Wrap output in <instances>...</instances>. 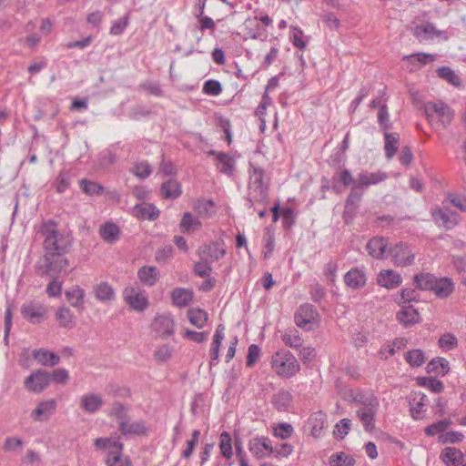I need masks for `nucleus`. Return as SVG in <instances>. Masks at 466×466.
I'll use <instances>...</instances> for the list:
<instances>
[{
    "mask_svg": "<svg viewBox=\"0 0 466 466\" xmlns=\"http://www.w3.org/2000/svg\"><path fill=\"white\" fill-rule=\"evenodd\" d=\"M159 215L160 210L153 203L144 201L142 203L136 204L133 208V216L141 221H155L158 218Z\"/></svg>",
    "mask_w": 466,
    "mask_h": 466,
    "instance_id": "17",
    "label": "nucleus"
},
{
    "mask_svg": "<svg viewBox=\"0 0 466 466\" xmlns=\"http://www.w3.org/2000/svg\"><path fill=\"white\" fill-rule=\"evenodd\" d=\"M79 187L89 197L101 196L105 191V187L100 183L87 178L79 180Z\"/></svg>",
    "mask_w": 466,
    "mask_h": 466,
    "instance_id": "47",
    "label": "nucleus"
},
{
    "mask_svg": "<svg viewBox=\"0 0 466 466\" xmlns=\"http://www.w3.org/2000/svg\"><path fill=\"white\" fill-rule=\"evenodd\" d=\"M431 215L438 227L444 228L447 230L454 228L459 223V214L448 207L432 208Z\"/></svg>",
    "mask_w": 466,
    "mask_h": 466,
    "instance_id": "11",
    "label": "nucleus"
},
{
    "mask_svg": "<svg viewBox=\"0 0 466 466\" xmlns=\"http://www.w3.org/2000/svg\"><path fill=\"white\" fill-rule=\"evenodd\" d=\"M347 159V156L344 152L337 149L336 147L332 150L331 154L329 156L327 159V164L329 167L339 170Z\"/></svg>",
    "mask_w": 466,
    "mask_h": 466,
    "instance_id": "63",
    "label": "nucleus"
},
{
    "mask_svg": "<svg viewBox=\"0 0 466 466\" xmlns=\"http://www.w3.org/2000/svg\"><path fill=\"white\" fill-rule=\"evenodd\" d=\"M71 174L66 169L59 171L54 181V185L57 193L62 194L70 187Z\"/></svg>",
    "mask_w": 466,
    "mask_h": 466,
    "instance_id": "57",
    "label": "nucleus"
},
{
    "mask_svg": "<svg viewBox=\"0 0 466 466\" xmlns=\"http://www.w3.org/2000/svg\"><path fill=\"white\" fill-rule=\"evenodd\" d=\"M440 458L447 466H458L463 462L464 454L455 447H446L441 451Z\"/></svg>",
    "mask_w": 466,
    "mask_h": 466,
    "instance_id": "30",
    "label": "nucleus"
},
{
    "mask_svg": "<svg viewBox=\"0 0 466 466\" xmlns=\"http://www.w3.org/2000/svg\"><path fill=\"white\" fill-rule=\"evenodd\" d=\"M389 255L397 267H409L415 262V254L412 252L410 245L400 241L389 247Z\"/></svg>",
    "mask_w": 466,
    "mask_h": 466,
    "instance_id": "8",
    "label": "nucleus"
},
{
    "mask_svg": "<svg viewBox=\"0 0 466 466\" xmlns=\"http://www.w3.org/2000/svg\"><path fill=\"white\" fill-rule=\"evenodd\" d=\"M216 162L217 168L219 170V172L228 177L233 175L236 160L231 155L226 152H224V154H219L218 159Z\"/></svg>",
    "mask_w": 466,
    "mask_h": 466,
    "instance_id": "42",
    "label": "nucleus"
},
{
    "mask_svg": "<svg viewBox=\"0 0 466 466\" xmlns=\"http://www.w3.org/2000/svg\"><path fill=\"white\" fill-rule=\"evenodd\" d=\"M160 195L164 199H177L182 195L180 182L174 178H168L160 187Z\"/></svg>",
    "mask_w": 466,
    "mask_h": 466,
    "instance_id": "25",
    "label": "nucleus"
},
{
    "mask_svg": "<svg viewBox=\"0 0 466 466\" xmlns=\"http://www.w3.org/2000/svg\"><path fill=\"white\" fill-rule=\"evenodd\" d=\"M293 402L292 394L286 390H279L272 396L273 407L280 412L288 411Z\"/></svg>",
    "mask_w": 466,
    "mask_h": 466,
    "instance_id": "28",
    "label": "nucleus"
},
{
    "mask_svg": "<svg viewBox=\"0 0 466 466\" xmlns=\"http://www.w3.org/2000/svg\"><path fill=\"white\" fill-rule=\"evenodd\" d=\"M96 299L100 302L112 301L116 299L115 289L107 281H101L94 287Z\"/></svg>",
    "mask_w": 466,
    "mask_h": 466,
    "instance_id": "32",
    "label": "nucleus"
},
{
    "mask_svg": "<svg viewBox=\"0 0 466 466\" xmlns=\"http://www.w3.org/2000/svg\"><path fill=\"white\" fill-rule=\"evenodd\" d=\"M415 397L410 400V411L411 417L418 420L421 419L420 413L424 411V406L429 402L428 396L423 392L414 393Z\"/></svg>",
    "mask_w": 466,
    "mask_h": 466,
    "instance_id": "36",
    "label": "nucleus"
},
{
    "mask_svg": "<svg viewBox=\"0 0 466 466\" xmlns=\"http://www.w3.org/2000/svg\"><path fill=\"white\" fill-rule=\"evenodd\" d=\"M126 303L137 311H144L148 308L149 302L145 290L139 287L127 286L123 291Z\"/></svg>",
    "mask_w": 466,
    "mask_h": 466,
    "instance_id": "10",
    "label": "nucleus"
},
{
    "mask_svg": "<svg viewBox=\"0 0 466 466\" xmlns=\"http://www.w3.org/2000/svg\"><path fill=\"white\" fill-rule=\"evenodd\" d=\"M120 436L114 439L112 436L107 438H97L95 440V446L103 451H123L124 443L119 441Z\"/></svg>",
    "mask_w": 466,
    "mask_h": 466,
    "instance_id": "43",
    "label": "nucleus"
},
{
    "mask_svg": "<svg viewBox=\"0 0 466 466\" xmlns=\"http://www.w3.org/2000/svg\"><path fill=\"white\" fill-rule=\"evenodd\" d=\"M128 410V407L122 402L114 401L109 415L115 417L118 423H121L122 421L126 422L129 418Z\"/></svg>",
    "mask_w": 466,
    "mask_h": 466,
    "instance_id": "58",
    "label": "nucleus"
},
{
    "mask_svg": "<svg viewBox=\"0 0 466 466\" xmlns=\"http://www.w3.org/2000/svg\"><path fill=\"white\" fill-rule=\"evenodd\" d=\"M154 329L162 336L169 337L175 333L174 318L168 315H157L154 320Z\"/></svg>",
    "mask_w": 466,
    "mask_h": 466,
    "instance_id": "22",
    "label": "nucleus"
},
{
    "mask_svg": "<svg viewBox=\"0 0 466 466\" xmlns=\"http://www.w3.org/2000/svg\"><path fill=\"white\" fill-rule=\"evenodd\" d=\"M187 318L193 326L198 329H202L208 320V314L203 309L194 308L187 310Z\"/></svg>",
    "mask_w": 466,
    "mask_h": 466,
    "instance_id": "45",
    "label": "nucleus"
},
{
    "mask_svg": "<svg viewBox=\"0 0 466 466\" xmlns=\"http://www.w3.org/2000/svg\"><path fill=\"white\" fill-rule=\"evenodd\" d=\"M282 340L285 343V345L290 348L299 349L302 345V339L297 329L286 331L282 335Z\"/></svg>",
    "mask_w": 466,
    "mask_h": 466,
    "instance_id": "64",
    "label": "nucleus"
},
{
    "mask_svg": "<svg viewBox=\"0 0 466 466\" xmlns=\"http://www.w3.org/2000/svg\"><path fill=\"white\" fill-rule=\"evenodd\" d=\"M118 431L126 439H129L133 436H146L148 429L146 422L143 420L130 421L129 418L127 420L118 423Z\"/></svg>",
    "mask_w": 466,
    "mask_h": 466,
    "instance_id": "16",
    "label": "nucleus"
},
{
    "mask_svg": "<svg viewBox=\"0 0 466 466\" xmlns=\"http://www.w3.org/2000/svg\"><path fill=\"white\" fill-rule=\"evenodd\" d=\"M404 360L410 368H419L426 361L425 352L420 349H412L405 352Z\"/></svg>",
    "mask_w": 466,
    "mask_h": 466,
    "instance_id": "49",
    "label": "nucleus"
},
{
    "mask_svg": "<svg viewBox=\"0 0 466 466\" xmlns=\"http://www.w3.org/2000/svg\"><path fill=\"white\" fill-rule=\"evenodd\" d=\"M379 409H359L356 411L357 417L361 421L366 431H371L375 428V418Z\"/></svg>",
    "mask_w": 466,
    "mask_h": 466,
    "instance_id": "37",
    "label": "nucleus"
},
{
    "mask_svg": "<svg viewBox=\"0 0 466 466\" xmlns=\"http://www.w3.org/2000/svg\"><path fill=\"white\" fill-rule=\"evenodd\" d=\"M32 356L39 364L45 367H55L60 363V356L46 349L34 350Z\"/></svg>",
    "mask_w": 466,
    "mask_h": 466,
    "instance_id": "24",
    "label": "nucleus"
},
{
    "mask_svg": "<svg viewBox=\"0 0 466 466\" xmlns=\"http://www.w3.org/2000/svg\"><path fill=\"white\" fill-rule=\"evenodd\" d=\"M451 424V420L450 419L441 420H439L437 422L428 425L424 429V432H425L426 436H428V437H433L438 432L442 434Z\"/></svg>",
    "mask_w": 466,
    "mask_h": 466,
    "instance_id": "60",
    "label": "nucleus"
},
{
    "mask_svg": "<svg viewBox=\"0 0 466 466\" xmlns=\"http://www.w3.org/2000/svg\"><path fill=\"white\" fill-rule=\"evenodd\" d=\"M377 283L387 289H393L402 283V277L393 269H381L377 275Z\"/></svg>",
    "mask_w": 466,
    "mask_h": 466,
    "instance_id": "18",
    "label": "nucleus"
},
{
    "mask_svg": "<svg viewBox=\"0 0 466 466\" xmlns=\"http://www.w3.org/2000/svg\"><path fill=\"white\" fill-rule=\"evenodd\" d=\"M106 466H133L128 456H123V451H109L104 460Z\"/></svg>",
    "mask_w": 466,
    "mask_h": 466,
    "instance_id": "41",
    "label": "nucleus"
},
{
    "mask_svg": "<svg viewBox=\"0 0 466 466\" xmlns=\"http://www.w3.org/2000/svg\"><path fill=\"white\" fill-rule=\"evenodd\" d=\"M159 276V271L155 266H143L137 271V278L147 287H153Z\"/></svg>",
    "mask_w": 466,
    "mask_h": 466,
    "instance_id": "34",
    "label": "nucleus"
},
{
    "mask_svg": "<svg viewBox=\"0 0 466 466\" xmlns=\"http://www.w3.org/2000/svg\"><path fill=\"white\" fill-rule=\"evenodd\" d=\"M294 322L305 331L314 330L319 323L318 309L310 303L301 304L294 314Z\"/></svg>",
    "mask_w": 466,
    "mask_h": 466,
    "instance_id": "5",
    "label": "nucleus"
},
{
    "mask_svg": "<svg viewBox=\"0 0 466 466\" xmlns=\"http://www.w3.org/2000/svg\"><path fill=\"white\" fill-rule=\"evenodd\" d=\"M388 178V174L384 171H377L369 173L363 171L358 175L357 183L360 185L364 189L371 185H377Z\"/></svg>",
    "mask_w": 466,
    "mask_h": 466,
    "instance_id": "27",
    "label": "nucleus"
},
{
    "mask_svg": "<svg viewBox=\"0 0 466 466\" xmlns=\"http://www.w3.org/2000/svg\"><path fill=\"white\" fill-rule=\"evenodd\" d=\"M437 76L446 80L449 84L452 85L453 86H461V81L460 76L450 67V66H441L437 69Z\"/></svg>",
    "mask_w": 466,
    "mask_h": 466,
    "instance_id": "56",
    "label": "nucleus"
},
{
    "mask_svg": "<svg viewBox=\"0 0 466 466\" xmlns=\"http://www.w3.org/2000/svg\"><path fill=\"white\" fill-rule=\"evenodd\" d=\"M202 222L198 217L194 216L191 212L186 211L181 218L179 223V230L183 234H188L191 231L200 230Z\"/></svg>",
    "mask_w": 466,
    "mask_h": 466,
    "instance_id": "29",
    "label": "nucleus"
},
{
    "mask_svg": "<svg viewBox=\"0 0 466 466\" xmlns=\"http://www.w3.org/2000/svg\"><path fill=\"white\" fill-rule=\"evenodd\" d=\"M354 403L363 406L362 409L380 408L379 399L372 391L365 392L361 390H357V398H354Z\"/></svg>",
    "mask_w": 466,
    "mask_h": 466,
    "instance_id": "38",
    "label": "nucleus"
},
{
    "mask_svg": "<svg viewBox=\"0 0 466 466\" xmlns=\"http://www.w3.org/2000/svg\"><path fill=\"white\" fill-rule=\"evenodd\" d=\"M248 451L258 459H263L275 453L271 441L265 436H256L248 441Z\"/></svg>",
    "mask_w": 466,
    "mask_h": 466,
    "instance_id": "13",
    "label": "nucleus"
},
{
    "mask_svg": "<svg viewBox=\"0 0 466 466\" xmlns=\"http://www.w3.org/2000/svg\"><path fill=\"white\" fill-rule=\"evenodd\" d=\"M218 447L221 456L226 460H231L233 456V450L232 437L229 432L224 431L219 434Z\"/></svg>",
    "mask_w": 466,
    "mask_h": 466,
    "instance_id": "52",
    "label": "nucleus"
},
{
    "mask_svg": "<svg viewBox=\"0 0 466 466\" xmlns=\"http://www.w3.org/2000/svg\"><path fill=\"white\" fill-rule=\"evenodd\" d=\"M413 284L418 290L431 291L441 299L449 298L455 290V283L451 278L437 277L429 272L415 274Z\"/></svg>",
    "mask_w": 466,
    "mask_h": 466,
    "instance_id": "2",
    "label": "nucleus"
},
{
    "mask_svg": "<svg viewBox=\"0 0 466 466\" xmlns=\"http://www.w3.org/2000/svg\"><path fill=\"white\" fill-rule=\"evenodd\" d=\"M417 289L403 288L400 291V300L395 299L398 305H411L410 303H418L420 301V295L417 293Z\"/></svg>",
    "mask_w": 466,
    "mask_h": 466,
    "instance_id": "54",
    "label": "nucleus"
},
{
    "mask_svg": "<svg viewBox=\"0 0 466 466\" xmlns=\"http://www.w3.org/2000/svg\"><path fill=\"white\" fill-rule=\"evenodd\" d=\"M428 374L444 377L450 372V362L443 357L433 358L425 368Z\"/></svg>",
    "mask_w": 466,
    "mask_h": 466,
    "instance_id": "31",
    "label": "nucleus"
},
{
    "mask_svg": "<svg viewBox=\"0 0 466 466\" xmlns=\"http://www.w3.org/2000/svg\"><path fill=\"white\" fill-rule=\"evenodd\" d=\"M424 114L429 121L433 119L434 114L439 116V121L443 128H447L455 116V111L442 100L428 101L424 104Z\"/></svg>",
    "mask_w": 466,
    "mask_h": 466,
    "instance_id": "6",
    "label": "nucleus"
},
{
    "mask_svg": "<svg viewBox=\"0 0 466 466\" xmlns=\"http://www.w3.org/2000/svg\"><path fill=\"white\" fill-rule=\"evenodd\" d=\"M65 296L72 307L83 308L85 290L79 286H74L72 289H66Z\"/></svg>",
    "mask_w": 466,
    "mask_h": 466,
    "instance_id": "48",
    "label": "nucleus"
},
{
    "mask_svg": "<svg viewBox=\"0 0 466 466\" xmlns=\"http://www.w3.org/2000/svg\"><path fill=\"white\" fill-rule=\"evenodd\" d=\"M365 189L357 182L350 187L345 200L342 219L346 225H350L357 217Z\"/></svg>",
    "mask_w": 466,
    "mask_h": 466,
    "instance_id": "7",
    "label": "nucleus"
},
{
    "mask_svg": "<svg viewBox=\"0 0 466 466\" xmlns=\"http://www.w3.org/2000/svg\"><path fill=\"white\" fill-rule=\"evenodd\" d=\"M293 433L294 428L289 422H280L273 429V435L280 440H288Z\"/></svg>",
    "mask_w": 466,
    "mask_h": 466,
    "instance_id": "62",
    "label": "nucleus"
},
{
    "mask_svg": "<svg viewBox=\"0 0 466 466\" xmlns=\"http://www.w3.org/2000/svg\"><path fill=\"white\" fill-rule=\"evenodd\" d=\"M170 298L174 306L185 308L193 300L194 293L189 289L175 288L170 293Z\"/></svg>",
    "mask_w": 466,
    "mask_h": 466,
    "instance_id": "26",
    "label": "nucleus"
},
{
    "mask_svg": "<svg viewBox=\"0 0 466 466\" xmlns=\"http://www.w3.org/2000/svg\"><path fill=\"white\" fill-rule=\"evenodd\" d=\"M444 33V31L437 29L432 23L419 25L414 28V35L417 38L433 39L442 35Z\"/></svg>",
    "mask_w": 466,
    "mask_h": 466,
    "instance_id": "40",
    "label": "nucleus"
},
{
    "mask_svg": "<svg viewBox=\"0 0 466 466\" xmlns=\"http://www.w3.org/2000/svg\"><path fill=\"white\" fill-rule=\"evenodd\" d=\"M22 317L32 325L41 324L46 318V307L36 300H30L22 304L21 309Z\"/></svg>",
    "mask_w": 466,
    "mask_h": 466,
    "instance_id": "9",
    "label": "nucleus"
},
{
    "mask_svg": "<svg viewBox=\"0 0 466 466\" xmlns=\"http://www.w3.org/2000/svg\"><path fill=\"white\" fill-rule=\"evenodd\" d=\"M327 415L322 410H319L310 414L307 420L306 425L310 428V435L314 439H319L325 427Z\"/></svg>",
    "mask_w": 466,
    "mask_h": 466,
    "instance_id": "21",
    "label": "nucleus"
},
{
    "mask_svg": "<svg viewBox=\"0 0 466 466\" xmlns=\"http://www.w3.org/2000/svg\"><path fill=\"white\" fill-rule=\"evenodd\" d=\"M272 370L282 378L289 379L300 370L295 356L288 350H278L271 359Z\"/></svg>",
    "mask_w": 466,
    "mask_h": 466,
    "instance_id": "4",
    "label": "nucleus"
},
{
    "mask_svg": "<svg viewBox=\"0 0 466 466\" xmlns=\"http://www.w3.org/2000/svg\"><path fill=\"white\" fill-rule=\"evenodd\" d=\"M99 234L106 242L114 244L120 238V228L114 222H106L101 225Z\"/></svg>",
    "mask_w": 466,
    "mask_h": 466,
    "instance_id": "35",
    "label": "nucleus"
},
{
    "mask_svg": "<svg viewBox=\"0 0 466 466\" xmlns=\"http://www.w3.org/2000/svg\"><path fill=\"white\" fill-rule=\"evenodd\" d=\"M367 274L365 267H353L348 270L343 277L345 285L352 289L359 290L367 284Z\"/></svg>",
    "mask_w": 466,
    "mask_h": 466,
    "instance_id": "14",
    "label": "nucleus"
},
{
    "mask_svg": "<svg viewBox=\"0 0 466 466\" xmlns=\"http://www.w3.org/2000/svg\"><path fill=\"white\" fill-rule=\"evenodd\" d=\"M384 139L385 156L388 159H391L397 153L400 143V135L398 133H390L386 131L384 132Z\"/></svg>",
    "mask_w": 466,
    "mask_h": 466,
    "instance_id": "46",
    "label": "nucleus"
},
{
    "mask_svg": "<svg viewBox=\"0 0 466 466\" xmlns=\"http://www.w3.org/2000/svg\"><path fill=\"white\" fill-rule=\"evenodd\" d=\"M303 37L304 33L299 26H290L289 39L292 45L300 50H304L307 46V41Z\"/></svg>",
    "mask_w": 466,
    "mask_h": 466,
    "instance_id": "59",
    "label": "nucleus"
},
{
    "mask_svg": "<svg viewBox=\"0 0 466 466\" xmlns=\"http://www.w3.org/2000/svg\"><path fill=\"white\" fill-rule=\"evenodd\" d=\"M24 384L29 392L41 393L50 385L48 371L42 369L33 371Z\"/></svg>",
    "mask_w": 466,
    "mask_h": 466,
    "instance_id": "12",
    "label": "nucleus"
},
{
    "mask_svg": "<svg viewBox=\"0 0 466 466\" xmlns=\"http://www.w3.org/2000/svg\"><path fill=\"white\" fill-rule=\"evenodd\" d=\"M268 186L265 187H248V194L257 204L267 206L269 202Z\"/></svg>",
    "mask_w": 466,
    "mask_h": 466,
    "instance_id": "55",
    "label": "nucleus"
},
{
    "mask_svg": "<svg viewBox=\"0 0 466 466\" xmlns=\"http://www.w3.org/2000/svg\"><path fill=\"white\" fill-rule=\"evenodd\" d=\"M400 309L396 313V319L404 328H410L421 322L422 319L413 305H399Z\"/></svg>",
    "mask_w": 466,
    "mask_h": 466,
    "instance_id": "15",
    "label": "nucleus"
},
{
    "mask_svg": "<svg viewBox=\"0 0 466 466\" xmlns=\"http://www.w3.org/2000/svg\"><path fill=\"white\" fill-rule=\"evenodd\" d=\"M366 250L373 258H384L386 251L389 250L387 239L380 236L371 238L366 245Z\"/></svg>",
    "mask_w": 466,
    "mask_h": 466,
    "instance_id": "19",
    "label": "nucleus"
},
{
    "mask_svg": "<svg viewBox=\"0 0 466 466\" xmlns=\"http://www.w3.org/2000/svg\"><path fill=\"white\" fill-rule=\"evenodd\" d=\"M214 208L215 202L211 198H199L194 204V209L205 218H210L216 213Z\"/></svg>",
    "mask_w": 466,
    "mask_h": 466,
    "instance_id": "51",
    "label": "nucleus"
},
{
    "mask_svg": "<svg viewBox=\"0 0 466 466\" xmlns=\"http://www.w3.org/2000/svg\"><path fill=\"white\" fill-rule=\"evenodd\" d=\"M222 246H224L222 240L206 244L199 248V253L206 256V258L212 264L226 255V249Z\"/></svg>",
    "mask_w": 466,
    "mask_h": 466,
    "instance_id": "23",
    "label": "nucleus"
},
{
    "mask_svg": "<svg viewBox=\"0 0 466 466\" xmlns=\"http://www.w3.org/2000/svg\"><path fill=\"white\" fill-rule=\"evenodd\" d=\"M56 318L62 328L72 329L76 326V317L67 307H60L56 312Z\"/></svg>",
    "mask_w": 466,
    "mask_h": 466,
    "instance_id": "39",
    "label": "nucleus"
},
{
    "mask_svg": "<svg viewBox=\"0 0 466 466\" xmlns=\"http://www.w3.org/2000/svg\"><path fill=\"white\" fill-rule=\"evenodd\" d=\"M265 170L253 164L252 162H249V184L248 187H265L268 186V184L264 183V177H265Z\"/></svg>",
    "mask_w": 466,
    "mask_h": 466,
    "instance_id": "50",
    "label": "nucleus"
},
{
    "mask_svg": "<svg viewBox=\"0 0 466 466\" xmlns=\"http://www.w3.org/2000/svg\"><path fill=\"white\" fill-rule=\"evenodd\" d=\"M351 428V420L348 418L341 419L336 423L333 431L334 438L338 441L343 440L350 432Z\"/></svg>",
    "mask_w": 466,
    "mask_h": 466,
    "instance_id": "61",
    "label": "nucleus"
},
{
    "mask_svg": "<svg viewBox=\"0 0 466 466\" xmlns=\"http://www.w3.org/2000/svg\"><path fill=\"white\" fill-rule=\"evenodd\" d=\"M355 462L354 457L344 451L334 452L329 458V466H354Z\"/></svg>",
    "mask_w": 466,
    "mask_h": 466,
    "instance_id": "53",
    "label": "nucleus"
},
{
    "mask_svg": "<svg viewBox=\"0 0 466 466\" xmlns=\"http://www.w3.org/2000/svg\"><path fill=\"white\" fill-rule=\"evenodd\" d=\"M56 406L57 403L54 399L40 401L33 410L32 416L36 421L47 420L50 415L56 411Z\"/></svg>",
    "mask_w": 466,
    "mask_h": 466,
    "instance_id": "20",
    "label": "nucleus"
},
{
    "mask_svg": "<svg viewBox=\"0 0 466 466\" xmlns=\"http://www.w3.org/2000/svg\"><path fill=\"white\" fill-rule=\"evenodd\" d=\"M38 233L44 238L43 248L45 253L66 255L73 245L74 238L72 235L58 230L57 222L53 219L43 221Z\"/></svg>",
    "mask_w": 466,
    "mask_h": 466,
    "instance_id": "1",
    "label": "nucleus"
},
{
    "mask_svg": "<svg viewBox=\"0 0 466 466\" xmlns=\"http://www.w3.org/2000/svg\"><path fill=\"white\" fill-rule=\"evenodd\" d=\"M66 255H55L45 253L35 265V273L41 278L58 279L62 271H65L69 265Z\"/></svg>",
    "mask_w": 466,
    "mask_h": 466,
    "instance_id": "3",
    "label": "nucleus"
},
{
    "mask_svg": "<svg viewBox=\"0 0 466 466\" xmlns=\"http://www.w3.org/2000/svg\"><path fill=\"white\" fill-rule=\"evenodd\" d=\"M103 405L102 398L96 393L85 394L81 399L80 407L86 412L93 414Z\"/></svg>",
    "mask_w": 466,
    "mask_h": 466,
    "instance_id": "33",
    "label": "nucleus"
},
{
    "mask_svg": "<svg viewBox=\"0 0 466 466\" xmlns=\"http://www.w3.org/2000/svg\"><path fill=\"white\" fill-rule=\"evenodd\" d=\"M415 380L418 386L429 389L433 393H441L444 390L443 382L431 376H419Z\"/></svg>",
    "mask_w": 466,
    "mask_h": 466,
    "instance_id": "44",
    "label": "nucleus"
}]
</instances>
